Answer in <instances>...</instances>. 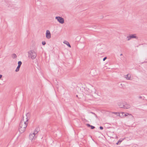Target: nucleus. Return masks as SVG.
<instances>
[{"label": "nucleus", "instance_id": "2eb2a0df", "mask_svg": "<svg viewBox=\"0 0 147 147\" xmlns=\"http://www.w3.org/2000/svg\"><path fill=\"white\" fill-rule=\"evenodd\" d=\"M20 66H18L17 68H16V69L15 70V71L16 72H18V71H19V70L20 68Z\"/></svg>", "mask_w": 147, "mask_h": 147}, {"label": "nucleus", "instance_id": "6e6552de", "mask_svg": "<svg viewBox=\"0 0 147 147\" xmlns=\"http://www.w3.org/2000/svg\"><path fill=\"white\" fill-rule=\"evenodd\" d=\"M125 102H121L118 103V105L120 108H123Z\"/></svg>", "mask_w": 147, "mask_h": 147}, {"label": "nucleus", "instance_id": "5701e85b", "mask_svg": "<svg viewBox=\"0 0 147 147\" xmlns=\"http://www.w3.org/2000/svg\"><path fill=\"white\" fill-rule=\"evenodd\" d=\"M2 75L0 74V79L2 78Z\"/></svg>", "mask_w": 147, "mask_h": 147}, {"label": "nucleus", "instance_id": "b1692460", "mask_svg": "<svg viewBox=\"0 0 147 147\" xmlns=\"http://www.w3.org/2000/svg\"><path fill=\"white\" fill-rule=\"evenodd\" d=\"M127 114H125V116H127V115H128V113H127Z\"/></svg>", "mask_w": 147, "mask_h": 147}, {"label": "nucleus", "instance_id": "393cba45", "mask_svg": "<svg viewBox=\"0 0 147 147\" xmlns=\"http://www.w3.org/2000/svg\"><path fill=\"white\" fill-rule=\"evenodd\" d=\"M113 113H115V114H117V113H115V112Z\"/></svg>", "mask_w": 147, "mask_h": 147}, {"label": "nucleus", "instance_id": "f8f14e48", "mask_svg": "<svg viewBox=\"0 0 147 147\" xmlns=\"http://www.w3.org/2000/svg\"><path fill=\"white\" fill-rule=\"evenodd\" d=\"M86 125L88 127H90L92 129H93L95 128V127H94L93 126H92V125H91L90 124H89L88 123L86 124Z\"/></svg>", "mask_w": 147, "mask_h": 147}, {"label": "nucleus", "instance_id": "4be33fe9", "mask_svg": "<svg viewBox=\"0 0 147 147\" xmlns=\"http://www.w3.org/2000/svg\"><path fill=\"white\" fill-rule=\"evenodd\" d=\"M90 113H92V114H93L95 115L96 116V115L93 112H91Z\"/></svg>", "mask_w": 147, "mask_h": 147}, {"label": "nucleus", "instance_id": "a211bd4d", "mask_svg": "<svg viewBox=\"0 0 147 147\" xmlns=\"http://www.w3.org/2000/svg\"><path fill=\"white\" fill-rule=\"evenodd\" d=\"M46 43V42L45 41H43L42 42V44L43 45H45Z\"/></svg>", "mask_w": 147, "mask_h": 147}, {"label": "nucleus", "instance_id": "39448f33", "mask_svg": "<svg viewBox=\"0 0 147 147\" xmlns=\"http://www.w3.org/2000/svg\"><path fill=\"white\" fill-rule=\"evenodd\" d=\"M127 40H129L130 39L132 38H136L138 39V37L136 36V34H131L129 36H127Z\"/></svg>", "mask_w": 147, "mask_h": 147}, {"label": "nucleus", "instance_id": "20e7f679", "mask_svg": "<svg viewBox=\"0 0 147 147\" xmlns=\"http://www.w3.org/2000/svg\"><path fill=\"white\" fill-rule=\"evenodd\" d=\"M56 19L60 23L63 24L64 23V21L63 18L60 16H56L55 17Z\"/></svg>", "mask_w": 147, "mask_h": 147}, {"label": "nucleus", "instance_id": "f257e3e1", "mask_svg": "<svg viewBox=\"0 0 147 147\" xmlns=\"http://www.w3.org/2000/svg\"><path fill=\"white\" fill-rule=\"evenodd\" d=\"M30 114L29 112L26 115V117L23 116L20 121L18 128L19 131L21 134L24 132L28 125V121L30 118Z\"/></svg>", "mask_w": 147, "mask_h": 147}, {"label": "nucleus", "instance_id": "a878e982", "mask_svg": "<svg viewBox=\"0 0 147 147\" xmlns=\"http://www.w3.org/2000/svg\"><path fill=\"white\" fill-rule=\"evenodd\" d=\"M122 55H123L122 54H121L120 55V56H122Z\"/></svg>", "mask_w": 147, "mask_h": 147}, {"label": "nucleus", "instance_id": "ddd939ff", "mask_svg": "<svg viewBox=\"0 0 147 147\" xmlns=\"http://www.w3.org/2000/svg\"><path fill=\"white\" fill-rule=\"evenodd\" d=\"M124 140V139H120V140H119L118 141V142L116 143V144L117 145H118L119 144V143L120 142V143H121V142L123 140Z\"/></svg>", "mask_w": 147, "mask_h": 147}, {"label": "nucleus", "instance_id": "6ab92c4d", "mask_svg": "<svg viewBox=\"0 0 147 147\" xmlns=\"http://www.w3.org/2000/svg\"><path fill=\"white\" fill-rule=\"evenodd\" d=\"M100 129L101 130H102L103 129V128L102 126H100Z\"/></svg>", "mask_w": 147, "mask_h": 147}, {"label": "nucleus", "instance_id": "7ed1b4c3", "mask_svg": "<svg viewBox=\"0 0 147 147\" xmlns=\"http://www.w3.org/2000/svg\"><path fill=\"white\" fill-rule=\"evenodd\" d=\"M88 91L90 94L94 97V95L96 94V90L95 88L92 87L88 89Z\"/></svg>", "mask_w": 147, "mask_h": 147}, {"label": "nucleus", "instance_id": "aec40b11", "mask_svg": "<svg viewBox=\"0 0 147 147\" xmlns=\"http://www.w3.org/2000/svg\"><path fill=\"white\" fill-rule=\"evenodd\" d=\"M107 57H104L103 59V61H105L107 59Z\"/></svg>", "mask_w": 147, "mask_h": 147}, {"label": "nucleus", "instance_id": "9b49d317", "mask_svg": "<svg viewBox=\"0 0 147 147\" xmlns=\"http://www.w3.org/2000/svg\"><path fill=\"white\" fill-rule=\"evenodd\" d=\"M125 78L128 80H130L131 78V76L129 74L125 76Z\"/></svg>", "mask_w": 147, "mask_h": 147}, {"label": "nucleus", "instance_id": "0eeeda50", "mask_svg": "<svg viewBox=\"0 0 147 147\" xmlns=\"http://www.w3.org/2000/svg\"><path fill=\"white\" fill-rule=\"evenodd\" d=\"M46 37L48 39H49L51 38V34L49 30H47L46 32Z\"/></svg>", "mask_w": 147, "mask_h": 147}, {"label": "nucleus", "instance_id": "9d476101", "mask_svg": "<svg viewBox=\"0 0 147 147\" xmlns=\"http://www.w3.org/2000/svg\"><path fill=\"white\" fill-rule=\"evenodd\" d=\"M63 43L64 44L66 45L69 47H71L68 41H63Z\"/></svg>", "mask_w": 147, "mask_h": 147}, {"label": "nucleus", "instance_id": "412c9836", "mask_svg": "<svg viewBox=\"0 0 147 147\" xmlns=\"http://www.w3.org/2000/svg\"><path fill=\"white\" fill-rule=\"evenodd\" d=\"M142 96H139V97H138V98H139V99H142Z\"/></svg>", "mask_w": 147, "mask_h": 147}, {"label": "nucleus", "instance_id": "dca6fc26", "mask_svg": "<svg viewBox=\"0 0 147 147\" xmlns=\"http://www.w3.org/2000/svg\"><path fill=\"white\" fill-rule=\"evenodd\" d=\"M18 66L20 67L22 64V62L20 61H19L18 62Z\"/></svg>", "mask_w": 147, "mask_h": 147}, {"label": "nucleus", "instance_id": "4468645a", "mask_svg": "<svg viewBox=\"0 0 147 147\" xmlns=\"http://www.w3.org/2000/svg\"><path fill=\"white\" fill-rule=\"evenodd\" d=\"M12 57L13 59H15L17 57V56L15 54H13L12 55Z\"/></svg>", "mask_w": 147, "mask_h": 147}, {"label": "nucleus", "instance_id": "bb28decb", "mask_svg": "<svg viewBox=\"0 0 147 147\" xmlns=\"http://www.w3.org/2000/svg\"><path fill=\"white\" fill-rule=\"evenodd\" d=\"M76 97H78V95H76Z\"/></svg>", "mask_w": 147, "mask_h": 147}, {"label": "nucleus", "instance_id": "f3484780", "mask_svg": "<svg viewBox=\"0 0 147 147\" xmlns=\"http://www.w3.org/2000/svg\"><path fill=\"white\" fill-rule=\"evenodd\" d=\"M38 131L36 130V129H35L34 130V132L33 133L34 134L36 135L38 133Z\"/></svg>", "mask_w": 147, "mask_h": 147}, {"label": "nucleus", "instance_id": "f03ea898", "mask_svg": "<svg viewBox=\"0 0 147 147\" xmlns=\"http://www.w3.org/2000/svg\"><path fill=\"white\" fill-rule=\"evenodd\" d=\"M28 57L32 59H34L36 57V54L34 51L31 50L28 52Z\"/></svg>", "mask_w": 147, "mask_h": 147}, {"label": "nucleus", "instance_id": "423d86ee", "mask_svg": "<svg viewBox=\"0 0 147 147\" xmlns=\"http://www.w3.org/2000/svg\"><path fill=\"white\" fill-rule=\"evenodd\" d=\"M36 138V136L33 133L31 134H30L29 135V138L30 140H32L33 139H35Z\"/></svg>", "mask_w": 147, "mask_h": 147}, {"label": "nucleus", "instance_id": "1a4fd4ad", "mask_svg": "<svg viewBox=\"0 0 147 147\" xmlns=\"http://www.w3.org/2000/svg\"><path fill=\"white\" fill-rule=\"evenodd\" d=\"M131 107L130 105L127 104L126 102H125V104L123 109H128Z\"/></svg>", "mask_w": 147, "mask_h": 147}]
</instances>
